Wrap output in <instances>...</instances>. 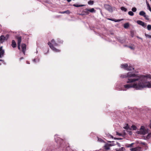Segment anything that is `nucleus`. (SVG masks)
Instances as JSON below:
<instances>
[{"mask_svg":"<svg viewBox=\"0 0 151 151\" xmlns=\"http://www.w3.org/2000/svg\"><path fill=\"white\" fill-rule=\"evenodd\" d=\"M141 148L139 147L133 148L130 149L131 151H140Z\"/></svg>","mask_w":151,"mask_h":151,"instance_id":"1a4fd4ad","label":"nucleus"},{"mask_svg":"<svg viewBox=\"0 0 151 151\" xmlns=\"http://www.w3.org/2000/svg\"><path fill=\"white\" fill-rule=\"evenodd\" d=\"M116 134L117 135H119V136H121L122 135V134H121L119 133H118L117 132H116Z\"/></svg>","mask_w":151,"mask_h":151,"instance_id":"e433bc0d","label":"nucleus"},{"mask_svg":"<svg viewBox=\"0 0 151 151\" xmlns=\"http://www.w3.org/2000/svg\"><path fill=\"white\" fill-rule=\"evenodd\" d=\"M144 17L146 19V20H149L148 18V15H147L146 14L144 16Z\"/></svg>","mask_w":151,"mask_h":151,"instance_id":"7c9ffc66","label":"nucleus"},{"mask_svg":"<svg viewBox=\"0 0 151 151\" xmlns=\"http://www.w3.org/2000/svg\"><path fill=\"white\" fill-rule=\"evenodd\" d=\"M146 14L145 12L143 11H141L139 13V15L141 16H144Z\"/></svg>","mask_w":151,"mask_h":151,"instance_id":"dca6fc26","label":"nucleus"},{"mask_svg":"<svg viewBox=\"0 0 151 151\" xmlns=\"http://www.w3.org/2000/svg\"><path fill=\"white\" fill-rule=\"evenodd\" d=\"M123 147H122V148H121V149H123Z\"/></svg>","mask_w":151,"mask_h":151,"instance_id":"bf43d9fd","label":"nucleus"},{"mask_svg":"<svg viewBox=\"0 0 151 151\" xmlns=\"http://www.w3.org/2000/svg\"><path fill=\"white\" fill-rule=\"evenodd\" d=\"M137 37L138 38H139V39H141V40H142V39L141 38H140V37H139L138 36H137Z\"/></svg>","mask_w":151,"mask_h":151,"instance_id":"c03bdc74","label":"nucleus"},{"mask_svg":"<svg viewBox=\"0 0 151 151\" xmlns=\"http://www.w3.org/2000/svg\"><path fill=\"white\" fill-rule=\"evenodd\" d=\"M137 23L140 25L142 26L143 27H146V24L144 22H143L142 21H140V20H137Z\"/></svg>","mask_w":151,"mask_h":151,"instance_id":"39448f33","label":"nucleus"},{"mask_svg":"<svg viewBox=\"0 0 151 151\" xmlns=\"http://www.w3.org/2000/svg\"><path fill=\"white\" fill-rule=\"evenodd\" d=\"M85 10L89 11V12L92 13V12H96L95 10L93 8H92L91 9H85Z\"/></svg>","mask_w":151,"mask_h":151,"instance_id":"f8f14e48","label":"nucleus"},{"mask_svg":"<svg viewBox=\"0 0 151 151\" xmlns=\"http://www.w3.org/2000/svg\"><path fill=\"white\" fill-rule=\"evenodd\" d=\"M120 77L122 78H128L127 83L130 84L124 85V87L127 89L132 88L136 90H140L144 88L148 87L147 83L149 82L144 83L143 78L139 77L138 75L128 72L126 74L122 75Z\"/></svg>","mask_w":151,"mask_h":151,"instance_id":"f257e3e1","label":"nucleus"},{"mask_svg":"<svg viewBox=\"0 0 151 151\" xmlns=\"http://www.w3.org/2000/svg\"><path fill=\"white\" fill-rule=\"evenodd\" d=\"M128 65L127 63L122 64L121 65V67L122 68H124L126 70L127 68Z\"/></svg>","mask_w":151,"mask_h":151,"instance_id":"4468645a","label":"nucleus"},{"mask_svg":"<svg viewBox=\"0 0 151 151\" xmlns=\"http://www.w3.org/2000/svg\"><path fill=\"white\" fill-rule=\"evenodd\" d=\"M128 14L131 16H132L134 15V13L132 11H129L128 13Z\"/></svg>","mask_w":151,"mask_h":151,"instance_id":"b1692460","label":"nucleus"},{"mask_svg":"<svg viewBox=\"0 0 151 151\" xmlns=\"http://www.w3.org/2000/svg\"><path fill=\"white\" fill-rule=\"evenodd\" d=\"M48 44L50 47L54 51L57 52H60V50L55 48L50 42H48Z\"/></svg>","mask_w":151,"mask_h":151,"instance_id":"7ed1b4c3","label":"nucleus"},{"mask_svg":"<svg viewBox=\"0 0 151 151\" xmlns=\"http://www.w3.org/2000/svg\"><path fill=\"white\" fill-rule=\"evenodd\" d=\"M51 42L52 43L53 45H54L56 46H58V44L55 42L54 39H52L51 41Z\"/></svg>","mask_w":151,"mask_h":151,"instance_id":"a211bd4d","label":"nucleus"},{"mask_svg":"<svg viewBox=\"0 0 151 151\" xmlns=\"http://www.w3.org/2000/svg\"><path fill=\"white\" fill-rule=\"evenodd\" d=\"M151 1V0H150Z\"/></svg>","mask_w":151,"mask_h":151,"instance_id":"052dcab7","label":"nucleus"},{"mask_svg":"<svg viewBox=\"0 0 151 151\" xmlns=\"http://www.w3.org/2000/svg\"><path fill=\"white\" fill-rule=\"evenodd\" d=\"M132 69L134 70V68H133L131 66H129L128 68H126V70H130Z\"/></svg>","mask_w":151,"mask_h":151,"instance_id":"aec40b11","label":"nucleus"},{"mask_svg":"<svg viewBox=\"0 0 151 151\" xmlns=\"http://www.w3.org/2000/svg\"><path fill=\"white\" fill-rule=\"evenodd\" d=\"M85 11H84V12H85V13H86V14H89V11H86V10H85Z\"/></svg>","mask_w":151,"mask_h":151,"instance_id":"ea45409f","label":"nucleus"},{"mask_svg":"<svg viewBox=\"0 0 151 151\" xmlns=\"http://www.w3.org/2000/svg\"><path fill=\"white\" fill-rule=\"evenodd\" d=\"M109 145L108 144H106L104 146L105 149L106 150H108L110 149Z\"/></svg>","mask_w":151,"mask_h":151,"instance_id":"2eb2a0df","label":"nucleus"},{"mask_svg":"<svg viewBox=\"0 0 151 151\" xmlns=\"http://www.w3.org/2000/svg\"><path fill=\"white\" fill-rule=\"evenodd\" d=\"M122 139V138H119V139H118L121 140Z\"/></svg>","mask_w":151,"mask_h":151,"instance_id":"8fccbe9b","label":"nucleus"},{"mask_svg":"<svg viewBox=\"0 0 151 151\" xmlns=\"http://www.w3.org/2000/svg\"><path fill=\"white\" fill-rule=\"evenodd\" d=\"M5 37L4 35H1L0 37V40L1 43H3L4 41Z\"/></svg>","mask_w":151,"mask_h":151,"instance_id":"ddd939ff","label":"nucleus"},{"mask_svg":"<svg viewBox=\"0 0 151 151\" xmlns=\"http://www.w3.org/2000/svg\"><path fill=\"white\" fill-rule=\"evenodd\" d=\"M147 130L145 129L144 127L142 126L140 129V131L138 132V134H140L142 135H145L147 133Z\"/></svg>","mask_w":151,"mask_h":151,"instance_id":"f03ea898","label":"nucleus"},{"mask_svg":"<svg viewBox=\"0 0 151 151\" xmlns=\"http://www.w3.org/2000/svg\"><path fill=\"white\" fill-rule=\"evenodd\" d=\"M147 29L148 30H151V25L150 24L147 25Z\"/></svg>","mask_w":151,"mask_h":151,"instance_id":"393cba45","label":"nucleus"},{"mask_svg":"<svg viewBox=\"0 0 151 151\" xmlns=\"http://www.w3.org/2000/svg\"><path fill=\"white\" fill-rule=\"evenodd\" d=\"M145 36L147 37H148L149 38H151V35H149L147 34H145Z\"/></svg>","mask_w":151,"mask_h":151,"instance_id":"2f4dec72","label":"nucleus"},{"mask_svg":"<svg viewBox=\"0 0 151 151\" xmlns=\"http://www.w3.org/2000/svg\"><path fill=\"white\" fill-rule=\"evenodd\" d=\"M67 1L68 2H70L71 1V0H67Z\"/></svg>","mask_w":151,"mask_h":151,"instance_id":"09e8293b","label":"nucleus"},{"mask_svg":"<svg viewBox=\"0 0 151 151\" xmlns=\"http://www.w3.org/2000/svg\"><path fill=\"white\" fill-rule=\"evenodd\" d=\"M11 45L13 48H15L17 47V44L14 40H13L12 41Z\"/></svg>","mask_w":151,"mask_h":151,"instance_id":"9b49d317","label":"nucleus"},{"mask_svg":"<svg viewBox=\"0 0 151 151\" xmlns=\"http://www.w3.org/2000/svg\"><path fill=\"white\" fill-rule=\"evenodd\" d=\"M109 19L112 20V21H114L115 22H118L120 21V20H119V19L116 20H114L113 19Z\"/></svg>","mask_w":151,"mask_h":151,"instance_id":"473e14b6","label":"nucleus"},{"mask_svg":"<svg viewBox=\"0 0 151 151\" xmlns=\"http://www.w3.org/2000/svg\"><path fill=\"white\" fill-rule=\"evenodd\" d=\"M116 145H118V146L119 147H120L121 146L120 145L118 142H116Z\"/></svg>","mask_w":151,"mask_h":151,"instance_id":"79ce46f5","label":"nucleus"},{"mask_svg":"<svg viewBox=\"0 0 151 151\" xmlns=\"http://www.w3.org/2000/svg\"><path fill=\"white\" fill-rule=\"evenodd\" d=\"M2 46L0 47V58H1L3 56L4 53V50L2 49Z\"/></svg>","mask_w":151,"mask_h":151,"instance_id":"0eeeda50","label":"nucleus"},{"mask_svg":"<svg viewBox=\"0 0 151 151\" xmlns=\"http://www.w3.org/2000/svg\"><path fill=\"white\" fill-rule=\"evenodd\" d=\"M147 6L149 9V10L151 12V8L148 3V2H147Z\"/></svg>","mask_w":151,"mask_h":151,"instance_id":"5701e85b","label":"nucleus"},{"mask_svg":"<svg viewBox=\"0 0 151 151\" xmlns=\"http://www.w3.org/2000/svg\"><path fill=\"white\" fill-rule=\"evenodd\" d=\"M73 6L75 7H81V6H85V5H78V4H74L73 5Z\"/></svg>","mask_w":151,"mask_h":151,"instance_id":"412c9836","label":"nucleus"},{"mask_svg":"<svg viewBox=\"0 0 151 151\" xmlns=\"http://www.w3.org/2000/svg\"><path fill=\"white\" fill-rule=\"evenodd\" d=\"M16 38L17 40V44H21V43L22 41V37L21 36L20 37H18L17 36L16 37Z\"/></svg>","mask_w":151,"mask_h":151,"instance_id":"9d476101","label":"nucleus"},{"mask_svg":"<svg viewBox=\"0 0 151 151\" xmlns=\"http://www.w3.org/2000/svg\"><path fill=\"white\" fill-rule=\"evenodd\" d=\"M59 13L61 14H64L65 13V11L62 12H60Z\"/></svg>","mask_w":151,"mask_h":151,"instance_id":"37998d69","label":"nucleus"},{"mask_svg":"<svg viewBox=\"0 0 151 151\" xmlns=\"http://www.w3.org/2000/svg\"><path fill=\"white\" fill-rule=\"evenodd\" d=\"M26 45L25 44H22V51L24 54H25L26 50Z\"/></svg>","mask_w":151,"mask_h":151,"instance_id":"6e6552de","label":"nucleus"},{"mask_svg":"<svg viewBox=\"0 0 151 151\" xmlns=\"http://www.w3.org/2000/svg\"><path fill=\"white\" fill-rule=\"evenodd\" d=\"M65 13L66 14H70V12L69 10H67L65 11Z\"/></svg>","mask_w":151,"mask_h":151,"instance_id":"c9c22d12","label":"nucleus"},{"mask_svg":"<svg viewBox=\"0 0 151 151\" xmlns=\"http://www.w3.org/2000/svg\"><path fill=\"white\" fill-rule=\"evenodd\" d=\"M147 84H148V88H151V83L148 82L147 83Z\"/></svg>","mask_w":151,"mask_h":151,"instance_id":"72a5a7b5","label":"nucleus"},{"mask_svg":"<svg viewBox=\"0 0 151 151\" xmlns=\"http://www.w3.org/2000/svg\"><path fill=\"white\" fill-rule=\"evenodd\" d=\"M80 14L81 15H83V14Z\"/></svg>","mask_w":151,"mask_h":151,"instance_id":"4d7b16f0","label":"nucleus"},{"mask_svg":"<svg viewBox=\"0 0 151 151\" xmlns=\"http://www.w3.org/2000/svg\"><path fill=\"white\" fill-rule=\"evenodd\" d=\"M23 57H21V58H20V59H23Z\"/></svg>","mask_w":151,"mask_h":151,"instance_id":"603ef678","label":"nucleus"},{"mask_svg":"<svg viewBox=\"0 0 151 151\" xmlns=\"http://www.w3.org/2000/svg\"><path fill=\"white\" fill-rule=\"evenodd\" d=\"M129 134H132V132H129Z\"/></svg>","mask_w":151,"mask_h":151,"instance_id":"864d4df0","label":"nucleus"},{"mask_svg":"<svg viewBox=\"0 0 151 151\" xmlns=\"http://www.w3.org/2000/svg\"><path fill=\"white\" fill-rule=\"evenodd\" d=\"M114 142V141H112V142H111V141H109V142Z\"/></svg>","mask_w":151,"mask_h":151,"instance_id":"5fc2aeb1","label":"nucleus"},{"mask_svg":"<svg viewBox=\"0 0 151 151\" xmlns=\"http://www.w3.org/2000/svg\"><path fill=\"white\" fill-rule=\"evenodd\" d=\"M133 144H134L133 143H132L131 144H128V145H126V146H127L128 147H132V145H133Z\"/></svg>","mask_w":151,"mask_h":151,"instance_id":"a878e982","label":"nucleus"},{"mask_svg":"<svg viewBox=\"0 0 151 151\" xmlns=\"http://www.w3.org/2000/svg\"><path fill=\"white\" fill-rule=\"evenodd\" d=\"M98 141L100 142H102L103 141V140L102 139L99 138H98Z\"/></svg>","mask_w":151,"mask_h":151,"instance_id":"f704fd0d","label":"nucleus"},{"mask_svg":"<svg viewBox=\"0 0 151 151\" xmlns=\"http://www.w3.org/2000/svg\"><path fill=\"white\" fill-rule=\"evenodd\" d=\"M124 128L126 129H128L129 128V127L128 126V124H127L126 125V126L125 127H124Z\"/></svg>","mask_w":151,"mask_h":151,"instance_id":"c756f323","label":"nucleus"},{"mask_svg":"<svg viewBox=\"0 0 151 151\" xmlns=\"http://www.w3.org/2000/svg\"><path fill=\"white\" fill-rule=\"evenodd\" d=\"M129 26V24L128 23L124 24V27L125 28H127Z\"/></svg>","mask_w":151,"mask_h":151,"instance_id":"f3484780","label":"nucleus"},{"mask_svg":"<svg viewBox=\"0 0 151 151\" xmlns=\"http://www.w3.org/2000/svg\"><path fill=\"white\" fill-rule=\"evenodd\" d=\"M0 60L1 61H2V60Z\"/></svg>","mask_w":151,"mask_h":151,"instance_id":"13d9d810","label":"nucleus"},{"mask_svg":"<svg viewBox=\"0 0 151 151\" xmlns=\"http://www.w3.org/2000/svg\"><path fill=\"white\" fill-rule=\"evenodd\" d=\"M18 45V49L20 50V45L19 44H17Z\"/></svg>","mask_w":151,"mask_h":151,"instance_id":"4c0bfd02","label":"nucleus"},{"mask_svg":"<svg viewBox=\"0 0 151 151\" xmlns=\"http://www.w3.org/2000/svg\"><path fill=\"white\" fill-rule=\"evenodd\" d=\"M132 10L134 12H136L137 11V9L136 8L134 7L132 8Z\"/></svg>","mask_w":151,"mask_h":151,"instance_id":"bb28decb","label":"nucleus"},{"mask_svg":"<svg viewBox=\"0 0 151 151\" xmlns=\"http://www.w3.org/2000/svg\"><path fill=\"white\" fill-rule=\"evenodd\" d=\"M104 7L109 12H112V7L111 6L109 5L108 4H106L104 5Z\"/></svg>","mask_w":151,"mask_h":151,"instance_id":"20e7f679","label":"nucleus"},{"mask_svg":"<svg viewBox=\"0 0 151 151\" xmlns=\"http://www.w3.org/2000/svg\"><path fill=\"white\" fill-rule=\"evenodd\" d=\"M129 47L130 48H131V49H133V47H130H130Z\"/></svg>","mask_w":151,"mask_h":151,"instance_id":"de8ad7c7","label":"nucleus"},{"mask_svg":"<svg viewBox=\"0 0 151 151\" xmlns=\"http://www.w3.org/2000/svg\"><path fill=\"white\" fill-rule=\"evenodd\" d=\"M109 144V145L110 146H114V145H116V144H114L113 143H111V144Z\"/></svg>","mask_w":151,"mask_h":151,"instance_id":"58836bf2","label":"nucleus"},{"mask_svg":"<svg viewBox=\"0 0 151 151\" xmlns=\"http://www.w3.org/2000/svg\"><path fill=\"white\" fill-rule=\"evenodd\" d=\"M121 9L122 11H124L125 12H126L127 11V9L126 8H125L124 7H123V6L121 7Z\"/></svg>","mask_w":151,"mask_h":151,"instance_id":"6ab92c4d","label":"nucleus"},{"mask_svg":"<svg viewBox=\"0 0 151 151\" xmlns=\"http://www.w3.org/2000/svg\"><path fill=\"white\" fill-rule=\"evenodd\" d=\"M114 139H119V138H116V137H114Z\"/></svg>","mask_w":151,"mask_h":151,"instance_id":"49530a36","label":"nucleus"},{"mask_svg":"<svg viewBox=\"0 0 151 151\" xmlns=\"http://www.w3.org/2000/svg\"><path fill=\"white\" fill-rule=\"evenodd\" d=\"M138 76L142 78L143 79V80L144 81V83H145L146 82H145V77H146L147 78H149L150 79H151V75L150 74H148L146 76ZM150 83H151V82H150Z\"/></svg>","mask_w":151,"mask_h":151,"instance_id":"423d86ee","label":"nucleus"},{"mask_svg":"<svg viewBox=\"0 0 151 151\" xmlns=\"http://www.w3.org/2000/svg\"><path fill=\"white\" fill-rule=\"evenodd\" d=\"M150 128H151V124H150Z\"/></svg>","mask_w":151,"mask_h":151,"instance_id":"6e6d98bb","label":"nucleus"},{"mask_svg":"<svg viewBox=\"0 0 151 151\" xmlns=\"http://www.w3.org/2000/svg\"><path fill=\"white\" fill-rule=\"evenodd\" d=\"M116 151H119L121 150L120 149L119 150H118L117 149H116Z\"/></svg>","mask_w":151,"mask_h":151,"instance_id":"a18cd8bd","label":"nucleus"},{"mask_svg":"<svg viewBox=\"0 0 151 151\" xmlns=\"http://www.w3.org/2000/svg\"><path fill=\"white\" fill-rule=\"evenodd\" d=\"M134 130H135L136 129L137 127H136L134 125H132L131 127Z\"/></svg>","mask_w":151,"mask_h":151,"instance_id":"cd10ccee","label":"nucleus"},{"mask_svg":"<svg viewBox=\"0 0 151 151\" xmlns=\"http://www.w3.org/2000/svg\"><path fill=\"white\" fill-rule=\"evenodd\" d=\"M151 137V134H149L147 136L146 138L147 139H149Z\"/></svg>","mask_w":151,"mask_h":151,"instance_id":"c85d7f7f","label":"nucleus"},{"mask_svg":"<svg viewBox=\"0 0 151 151\" xmlns=\"http://www.w3.org/2000/svg\"><path fill=\"white\" fill-rule=\"evenodd\" d=\"M140 144H142V145H147V144L145 143V142H141V143H140Z\"/></svg>","mask_w":151,"mask_h":151,"instance_id":"a19ab883","label":"nucleus"},{"mask_svg":"<svg viewBox=\"0 0 151 151\" xmlns=\"http://www.w3.org/2000/svg\"><path fill=\"white\" fill-rule=\"evenodd\" d=\"M88 3L89 5H92L93 4L94 1H93L90 0L88 2Z\"/></svg>","mask_w":151,"mask_h":151,"instance_id":"4be33fe9","label":"nucleus"},{"mask_svg":"<svg viewBox=\"0 0 151 151\" xmlns=\"http://www.w3.org/2000/svg\"><path fill=\"white\" fill-rule=\"evenodd\" d=\"M33 61L34 62H35V59H34L33 60Z\"/></svg>","mask_w":151,"mask_h":151,"instance_id":"3c124183","label":"nucleus"}]
</instances>
